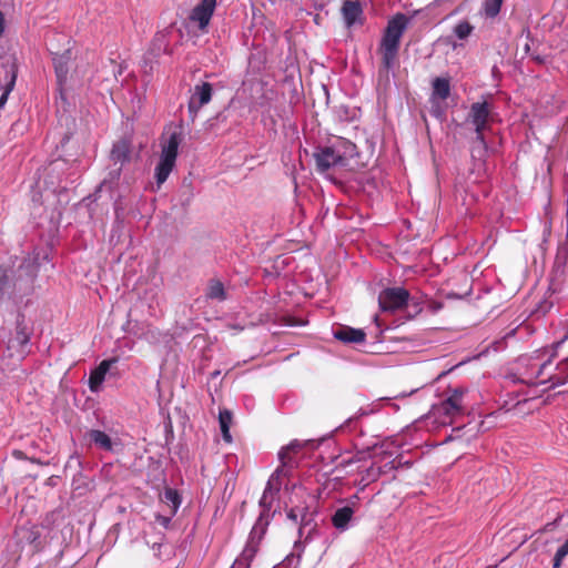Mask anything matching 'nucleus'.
I'll return each mask as SVG.
<instances>
[{
    "label": "nucleus",
    "mask_w": 568,
    "mask_h": 568,
    "mask_svg": "<svg viewBox=\"0 0 568 568\" xmlns=\"http://www.w3.org/2000/svg\"><path fill=\"white\" fill-rule=\"evenodd\" d=\"M491 120V105L487 101L475 102L470 105L466 122L470 123L475 131L487 130Z\"/></svg>",
    "instance_id": "obj_8"
},
{
    "label": "nucleus",
    "mask_w": 568,
    "mask_h": 568,
    "mask_svg": "<svg viewBox=\"0 0 568 568\" xmlns=\"http://www.w3.org/2000/svg\"><path fill=\"white\" fill-rule=\"evenodd\" d=\"M16 534L21 542L29 544L34 550L40 548L41 529L38 525H22L17 529Z\"/></svg>",
    "instance_id": "obj_13"
},
{
    "label": "nucleus",
    "mask_w": 568,
    "mask_h": 568,
    "mask_svg": "<svg viewBox=\"0 0 568 568\" xmlns=\"http://www.w3.org/2000/svg\"><path fill=\"white\" fill-rule=\"evenodd\" d=\"M171 517H172V516H170V517H159V520H160L163 525H166V524L170 521V518H171Z\"/></svg>",
    "instance_id": "obj_39"
},
{
    "label": "nucleus",
    "mask_w": 568,
    "mask_h": 568,
    "mask_svg": "<svg viewBox=\"0 0 568 568\" xmlns=\"http://www.w3.org/2000/svg\"><path fill=\"white\" fill-rule=\"evenodd\" d=\"M568 555V539L561 545L554 557L552 567L554 568H560L564 558Z\"/></svg>",
    "instance_id": "obj_32"
},
{
    "label": "nucleus",
    "mask_w": 568,
    "mask_h": 568,
    "mask_svg": "<svg viewBox=\"0 0 568 568\" xmlns=\"http://www.w3.org/2000/svg\"><path fill=\"white\" fill-rule=\"evenodd\" d=\"M206 297L217 301L226 300V292L223 283L219 280H211L207 286Z\"/></svg>",
    "instance_id": "obj_27"
},
{
    "label": "nucleus",
    "mask_w": 568,
    "mask_h": 568,
    "mask_svg": "<svg viewBox=\"0 0 568 568\" xmlns=\"http://www.w3.org/2000/svg\"><path fill=\"white\" fill-rule=\"evenodd\" d=\"M407 24L408 18L404 13L395 14L387 22L377 50L381 55L382 65L386 71H389L397 64L400 39Z\"/></svg>",
    "instance_id": "obj_1"
},
{
    "label": "nucleus",
    "mask_w": 568,
    "mask_h": 568,
    "mask_svg": "<svg viewBox=\"0 0 568 568\" xmlns=\"http://www.w3.org/2000/svg\"><path fill=\"white\" fill-rule=\"evenodd\" d=\"M216 7V0H201L191 12L190 19L197 22L201 30H205Z\"/></svg>",
    "instance_id": "obj_10"
},
{
    "label": "nucleus",
    "mask_w": 568,
    "mask_h": 568,
    "mask_svg": "<svg viewBox=\"0 0 568 568\" xmlns=\"http://www.w3.org/2000/svg\"><path fill=\"white\" fill-rule=\"evenodd\" d=\"M504 0H485L484 12L488 18H495L500 12Z\"/></svg>",
    "instance_id": "obj_29"
},
{
    "label": "nucleus",
    "mask_w": 568,
    "mask_h": 568,
    "mask_svg": "<svg viewBox=\"0 0 568 568\" xmlns=\"http://www.w3.org/2000/svg\"><path fill=\"white\" fill-rule=\"evenodd\" d=\"M409 296L404 287H388L379 293L378 304L383 312L394 313L407 305Z\"/></svg>",
    "instance_id": "obj_6"
},
{
    "label": "nucleus",
    "mask_w": 568,
    "mask_h": 568,
    "mask_svg": "<svg viewBox=\"0 0 568 568\" xmlns=\"http://www.w3.org/2000/svg\"><path fill=\"white\" fill-rule=\"evenodd\" d=\"M14 277L16 272L12 268L0 266V292L4 293L9 288L11 282H13V288H17L18 280H14Z\"/></svg>",
    "instance_id": "obj_26"
},
{
    "label": "nucleus",
    "mask_w": 568,
    "mask_h": 568,
    "mask_svg": "<svg viewBox=\"0 0 568 568\" xmlns=\"http://www.w3.org/2000/svg\"><path fill=\"white\" fill-rule=\"evenodd\" d=\"M232 420H233V415L229 409L220 410L219 423H220L222 437H223L224 442H226L229 444L232 443V436L230 433V427L232 425Z\"/></svg>",
    "instance_id": "obj_23"
},
{
    "label": "nucleus",
    "mask_w": 568,
    "mask_h": 568,
    "mask_svg": "<svg viewBox=\"0 0 568 568\" xmlns=\"http://www.w3.org/2000/svg\"><path fill=\"white\" fill-rule=\"evenodd\" d=\"M53 63L58 82L62 84L67 80L68 59L64 55H60L53 59Z\"/></svg>",
    "instance_id": "obj_28"
},
{
    "label": "nucleus",
    "mask_w": 568,
    "mask_h": 568,
    "mask_svg": "<svg viewBox=\"0 0 568 568\" xmlns=\"http://www.w3.org/2000/svg\"><path fill=\"white\" fill-rule=\"evenodd\" d=\"M212 97L213 87L210 82H201L194 85L187 103V111L192 122L196 119L200 110L211 102Z\"/></svg>",
    "instance_id": "obj_7"
},
{
    "label": "nucleus",
    "mask_w": 568,
    "mask_h": 568,
    "mask_svg": "<svg viewBox=\"0 0 568 568\" xmlns=\"http://www.w3.org/2000/svg\"><path fill=\"white\" fill-rule=\"evenodd\" d=\"M381 467H382L383 469H385V470H386V473H387L388 470H393V469H395L397 466L395 465V460L393 459V460H390V462H387L385 465H383V466H381Z\"/></svg>",
    "instance_id": "obj_37"
},
{
    "label": "nucleus",
    "mask_w": 568,
    "mask_h": 568,
    "mask_svg": "<svg viewBox=\"0 0 568 568\" xmlns=\"http://www.w3.org/2000/svg\"><path fill=\"white\" fill-rule=\"evenodd\" d=\"M298 448L300 445L292 443L280 450L278 457L282 465L277 467L276 470L270 477L264 489L263 496L261 498L262 505L271 504V501L274 499V496L280 491L282 486V479L288 476L287 467L291 464L292 454H295L298 450Z\"/></svg>",
    "instance_id": "obj_4"
},
{
    "label": "nucleus",
    "mask_w": 568,
    "mask_h": 568,
    "mask_svg": "<svg viewBox=\"0 0 568 568\" xmlns=\"http://www.w3.org/2000/svg\"><path fill=\"white\" fill-rule=\"evenodd\" d=\"M295 490L302 491L303 488L301 486L293 485V491Z\"/></svg>",
    "instance_id": "obj_40"
},
{
    "label": "nucleus",
    "mask_w": 568,
    "mask_h": 568,
    "mask_svg": "<svg viewBox=\"0 0 568 568\" xmlns=\"http://www.w3.org/2000/svg\"><path fill=\"white\" fill-rule=\"evenodd\" d=\"M12 455L18 458V459H24L26 458V455L21 450H13Z\"/></svg>",
    "instance_id": "obj_38"
},
{
    "label": "nucleus",
    "mask_w": 568,
    "mask_h": 568,
    "mask_svg": "<svg viewBox=\"0 0 568 568\" xmlns=\"http://www.w3.org/2000/svg\"><path fill=\"white\" fill-rule=\"evenodd\" d=\"M120 172H121V168H119V169L115 171V178H119Z\"/></svg>",
    "instance_id": "obj_41"
},
{
    "label": "nucleus",
    "mask_w": 568,
    "mask_h": 568,
    "mask_svg": "<svg viewBox=\"0 0 568 568\" xmlns=\"http://www.w3.org/2000/svg\"><path fill=\"white\" fill-rule=\"evenodd\" d=\"M485 130L475 131V139L473 141V145H487L485 135Z\"/></svg>",
    "instance_id": "obj_35"
},
{
    "label": "nucleus",
    "mask_w": 568,
    "mask_h": 568,
    "mask_svg": "<svg viewBox=\"0 0 568 568\" xmlns=\"http://www.w3.org/2000/svg\"><path fill=\"white\" fill-rule=\"evenodd\" d=\"M466 392L467 389L464 387L449 388L447 397L440 403L433 405L426 418L433 419L442 426L453 424L466 412V406L464 404V396Z\"/></svg>",
    "instance_id": "obj_2"
},
{
    "label": "nucleus",
    "mask_w": 568,
    "mask_h": 568,
    "mask_svg": "<svg viewBox=\"0 0 568 568\" xmlns=\"http://www.w3.org/2000/svg\"><path fill=\"white\" fill-rule=\"evenodd\" d=\"M363 462L364 460L357 456L347 459L343 458L336 464L335 470L338 473H344V475L361 473L362 468H364Z\"/></svg>",
    "instance_id": "obj_17"
},
{
    "label": "nucleus",
    "mask_w": 568,
    "mask_h": 568,
    "mask_svg": "<svg viewBox=\"0 0 568 568\" xmlns=\"http://www.w3.org/2000/svg\"><path fill=\"white\" fill-rule=\"evenodd\" d=\"M88 435L90 440L93 442L100 448L104 450H112V440L110 436L106 435L104 432L99 429H91Z\"/></svg>",
    "instance_id": "obj_25"
},
{
    "label": "nucleus",
    "mask_w": 568,
    "mask_h": 568,
    "mask_svg": "<svg viewBox=\"0 0 568 568\" xmlns=\"http://www.w3.org/2000/svg\"><path fill=\"white\" fill-rule=\"evenodd\" d=\"M181 143V133L173 131L168 136L161 138V155L155 166V180L160 187L169 178L175 166L179 154V145Z\"/></svg>",
    "instance_id": "obj_3"
},
{
    "label": "nucleus",
    "mask_w": 568,
    "mask_h": 568,
    "mask_svg": "<svg viewBox=\"0 0 568 568\" xmlns=\"http://www.w3.org/2000/svg\"><path fill=\"white\" fill-rule=\"evenodd\" d=\"M354 515L349 506L338 508L332 516V524L337 529H345Z\"/></svg>",
    "instance_id": "obj_20"
},
{
    "label": "nucleus",
    "mask_w": 568,
    "mask_h": 568,
    "mask_svg": "<svg viewBox=\"0 0 568 568\" xmlns=\"http://www.w3.org/2000/svg\"><path fill=\"white\" fill-rule=\"evenodd\" d=\"M470 154L475 161L484 162L487 155V145H471Z\"/></svg>",
    "instance_id": "obj_33"
},
{
    "label": "nucleus",
    "mask_w": 568,
    "mask_h": 568,
    "mask_svg": "<svg viewBox=\"0 0 568 568\" xmlns=\"http://www.w3.org/2000/svg\"><path fill=\"white\" fill-rule=\"evenodd\" d=\"M334 148L335 150L339 153V155H343V163L344 165L346 164V160L347 159H351V158H354L356 155V145L346 140V139H339L335 144H334Z\"/></svg>",
    "instance_id": "obj_24"
},
{
    "label": "nucleus",
    "mask_w": 568,
    "mask_h": 568,
    "mask_svg": "<svg viewBox=\"0 0 568 568\" xmlns=\"http://www.w3.org/2000/svg\"><path fill=\"white\" fill-rule=\"evenodd\" d=\"M433 97L446 100L450 94V81L448 78L437 77L432 82Z\"/></svg>",
    "instance_id": "obj_21"
},
{
    "label": "nucleus",
    "mask_w": 568,
    "mask_h": 568,
    "mask_svg": "<svg viewBox=\"0 0 568 568\" xmlns=\"http://www.w3.org/2000/svg\"><path fill=\"white\" fill-rule=\"evenodd\" d=\"M118 362L116 357L110 359H103L89 376V388L91 392H98L101 384L103 383L106 373L113 364Z\"/></svg>",
    "instance_id": "obj_12"
},
{
    "label": "nucleus",
    "mask_w": 568,
    "mask_h": 568,
    "mask_svg": "<svg viewBox=\"0 0 568 568\" xmlns=\"http://www.w3.org/2000/svg\"><path fill=\"white\" fill-rule=\"evenodd\" d=\"M305 510L306 507H292L287 513V517L294 523H297L300 517H302V520L304 519L306 515Z\"/></svg>",
    "instance_id": "obj_34"
},
{
    "label": "nucleus",
    "mask_w": 568,
    "mask_h": 568,
    "mask_svg": "<svg viewBox=\"0 0 568 568\" xmlns=\"http://www.w3.org/2000/svg\"><path fill=\"white\" fill-rule=\"evenodd\" d=\"M161 500L170 507V516H174L181 505V496L173 488H165Z\"/></svg>",
    "instance_id": "obj_22"
},
{
    "label": "nucleus",
    "mask_w": 568,
    "mask_h": 568,
    "mask_svg": "<svg viewBox=\"0 0 568 568\" xmlns=\"http://www.w3.org/2000/svg\"><path fill=\"white\" fill-rule=\"evenodd\" d=\"M362 478L358 483V485L362 486V488H365L371 483L376 481L383 474H386V470L382 467L376 466L375 464H371L368 467L362 468Z\"/></svg>",
    "instance_id": "obj_19"
},
{
    "label": "nucleus",
    "mask_w": 568,
    "mask_h": 568,
    "mask_svg": "<svg viewBox=\"0 0 568 568\" xmlns=\"http://www.w3.org/2000/svg\"><path fill=\"white\" fill-rule=\"evenodd\" d=\"M314 158L316 170L320 173H325L332 168L344 165L343 155H339L334 146L318 149V151L314 153Z\"/></svg>",
    "instance_id": "obj_9"
},
{
    "label": "nucleus",
    "mask_w": 568,
    "mask_h": 568,
    "mask_svg": "<svg viewBox=\"0 0 568 568\" xmlns=\"http://www.w3.org/2000/svg\"><path fill=\"white\" fill-rule=\"evenodd\" d=\"M263 534H264L263 527H261V528H258L257 526L253 527V529L250 534V539L247 541V545L243 550V556L246 559H252L255 556L257 548H258V542L262 539Z\"/></svg>",
    "instance_id": "obj_18"
},
{
    "label": "nucleus",
    "mask_w": 568,
    "mask_h": 568,
    "mask_svg": "<svg viewBox=\"0 0 568 568\" xmlns=\"http://www.w3.org/2000/svg\"><path fill=\"white\" fill-rule=\"evenodd\" d=\"M30 341V335L24 326L18 325L14 337L9 339L8 349L16 351L19 359L23 358L28 353L27 346Z\"/></svg>",
    "instance_id": "obj_11"
},
{
    "label": "nucleus",
    "mask_w": 568,
    "mask_h": 568,
    "mask_svg": "<svg viewBox=\"0 0 568 568\" xmlns=\"http://www.w3.org/2000/svg\"><path fill=\"white\" fill-rule=\"evenodd\" d=\"M342 13L346 24L351 27L361 18L363 9L358 1L346 0L342 7Z\"/></svg>",
    "instance_id": "obj_16"
},
{
    "label": "nucleus",
    "mask_w": 568,
    "mask_h": 568,
    "mask_svg": "<svg viewBox=\"0 0 568 568\" xmlns=\"http://www.w3.org/2000/svg\"><path fill=\"white\" fill-rule=\"evenodd\" d=\"M14 80H16V74L13 73L8 90L2 94V97L0 99V104L3 103L4 100L7 99L8 92L12 89V87L14 84Z\"/></svg>",
    "instance_id": "obj_36"
},
{
    "label": "nucleus",
    "mask_w": 568,
    "mask_h": 568,
    "mask_svg": "<svg viewBox=\"0 0 568 568\" xmlns=\"http://www.w3.org/2000/svg\"><path fill=\"white\" fill-rule=\"evenodd\" d=\"M334 337L343 343H363L366 338V334L361 328H353L349 326H343L334 332Z\"/></svg>",
    "instance_id": "obj_14"
},
{
    "label": "nucleus",
    "mask_w": 568,
    "mask_h": 568,
    "mask_svg": "<svg viewBox=\"0 0 568 568\" xmlns=\"http://www.w3.org/2000/svg\"><path fill=\"white\" fill-rule=\"evenodd\" d=\"M18 273H19V277H21L22 274H26L27 277H28V282L32 283L34 277H36V274H37V266L33 263H30V262L26 263V262H23L19 266Z\"/></svg>",
    "instance_id": "obj_31"
},
{
    "label": "nucleus",
    "mask_w": 568,
    "mask_h": 568,
    "mask_svg": "<svg viewBox=\"0 0 568 568\" xmlns=\"http://www.w3.org/2000/svg\"><path fill=\"white\" fill-rule=\"evenodd\" d=\"M473 30L474 27L468 21H462L455 26L454 33L458 39L464 40L470 36Z\"/></svg>",
    "instance_id": "obj_30"
},
{
    "label": "nucleus",
    "mask_w": 568,
    "mask_h": 568,
    "mask_svg": "<svg viewBox=\"0 0 568 568\" xmlns=\"http://www.w3.org/2000/svg\"><path fill=\"white\" fill-rule=\"evenodd\" d=\"M131 156V144L128 140H120L113 144L111 150V160L116 164L121 165L130 161Z\"/></svg>",
    "instance_id": "obj_15"
},
{
    "label": "nucleus",
    "mask_w": 568,
    "mask_h": 568,
    "mask_svg": "<svg viewBox=\"0 0 568 568\" xmlns=\"http://www.w3.org/2000/svg\"><path fill=\"white\" fill-rule=\"evenodd\" d=\"M551 359L542 363L535 374H530L528 383L534 385L550 384V387H557L568 383V356L557 363L551 372Z\"/></svg>",
    "instance_id": "obj_5"
}]
</instances>
